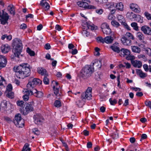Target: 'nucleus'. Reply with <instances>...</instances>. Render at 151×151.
<instances>
[{
	"label": "nucleus",
	"mask_w": 151,
	"mask_h": 151,
	"mask_svg": "<svg viewBox=\"0 0 151 151\" xmlns=\"http://www.w3.org/2000/svg\"><path fill=\"white\" fill-rule=\"evenodd\" d=\"M13 70L16 73L17 77L24 79L29 76L30 73L29 65L27 63H23L18 66H14Z\"/></svg>",
	"instance_id": "1"
},
{
	"label": "nucleus",
	"mask_w": 151,
	"mask_h": 151,
	"mask_svg": "<svg viewBox=\"0 0 151 151\" xmlns=\"http://www.w3.org/2000/svg\"><path fill=\"white\" fill-rule=\"evenodd\" d=\"M13 52L15 57L19 58L20 54L22 51L23 45L21 40L19 38H15L13 40L12 45Z\"/></svg>",
	"instance_id": "2"
},
{
	"label": "nucleus",
	"mask_w": 151,
	"mask_h": 151,
	"mask_svg": "<svg viewBox=\"0 0 151 151\" xmlns=\"http://www.w3.org/2000/svg\"><path fill=\"white\" fill-rule=\"evenodd\" d=\"M94 72V67L90 65H86L81 70V76L83 79H86L91 76Z\"/></svg>",
	"instance_id": "3"
},
{
	"label": "nucleus",
	"mask_w": 151,
	"mask_h": 151,
	"mask_svg": "<svg viewBox=\"0 0 151 151\" xmlns=\"http://www.w3.org/2000/svg\"><path fill=\"white\" fill-rule=\"evenodd\" d=\"M42 83V81L39 78H30L29 80L28 83L27 84V88H34L36 85H40Z\"/></svg>",
	"instance_id": "4"
},
{
	"label": "nucleus",
	"mask_w": 151,
	"mask_h": 151,
	"mask_svg": "<svg viewBox=\"0 0 151 151\" xmlns=\"http://www.w3.org/2000/svg\"><path fill=\"white\" fill-rule=\"evenodd\" d=\"M9 16L8 14L3 10L0 12V22L1 24L5 25L8 24V21L9 19Z\"/></svg>",
	"instance_id": "5"
},
{
	"label": "nucleus",
	"mask_w": 151,
	"mask_h": 151,
	"mask_svg": "<svg viewBox=\"0 0 151 151\" xmlns=\"http://www.w3.org/2000/svg\"><path fill=\"white\" fill-rule=\"evenodd\" d=\"M33 103V102L32 101L31 103H30V104H27L25 109H24L23 111H21V113L25 115L29 112L32 111L33 110V108L32 105Z\"/></svg>",
	"instance_id": "6"
},
{
	"label": "nucleus",
	"mask_w": 151,
	"mask_h": 151,
	"mask_svg": "<svg viewBox=\"0 0 151 151\" xmlns=\"http://www.w3.org/2000/svg\"><path fill=\"white\" fill-rule=\"evenodd\" d=\"M33 118L34 122L37 124H41L44 119L41 115L40 114L34 115Z\"/></svg>",
	"instance_id": "7"
},
{
	"label": "nucleus",
	"mask_w": 151,
	"mask_h": 151,
	"mask_svg": "<svg viewBox=\"0 0 151 151\" xmlns=\"http://www.w3.org/2000/svg\"><path fill=\"white\" fill-rule=\"evenodd\" d=\"M141 29L144 34L148 35H151V28L150 27L144 25L141 27Z\"/></svg>",
	"instance_id": "8"
},
{
	"label": "nucleus",
	"mask_w": 151,
	"mask_h": 151,
	"mask_svg": "<svg viewBox=\"0 0 151 151\" xmlns=\"http://www.w3.org/2000/svg\"><path fill=\"white\" fill-rule=\"evenodd\" d=\"M7 62L5 56L0 55V70L6 66Z\"/></svg>",
	"instance_id": "9"
},
{
	"label": "nucleus",
	"mask_w": 151,
	"mask_h": 151,
	"mask_svg": "<svg viewBox=\"0 0 151 151\" xmlns=\"http://www.w3.org/2000/svg\"><path fill=\"white\" fill-rule=\"evenodd\" d=\"M121 41L122 44L124 45L128 46L131 45V40L124 36L122 37Z\"/></svg>",
	"instance_id": "10"
},
{
	"label": "nucleus",
	"mask_w": 151,
	"mask_h": 151,
	"mask_svg": "<svg viewBox=\"0 0 151 151\" xmlns=\"http://www.w3.org/2000/svg\"><path fill=\"white\" fill-rule=\"evenodd\" d=\"M130 8L135 12L138 13L140 12V9L138 8V6L136 4H131L130 5Z\"/></svg>",
	"instance_id": "11"
},
{
	"label": "nucleus",
	"mask_w": 151,
	"mask_h": 151,
	"mask_svg": "<svg viewBox=\"0 0 151 151\" xmlns=\"http://www.w3.org/2000/svg\"><path fill=\"white\" fill-rule=\"evenodd\" d=\"M131 63L134 67L138 68H140L142 65V62L139 60H132Z\"/></svg>",
	"instance_id": "12"
},
{
	"label": "nucleus",
	"mask_w": 151,
	"mask_h": 151,
	"mask_svg": "<svg viewBox=\"0 0 151 151\" xmlns=\"http://www.w3.org/2000/svg\"><path fill=\"white\" fill-rule=\"evenodd\" d=\"M90 65L93 67H94V65H95L97 67L98 69H100L101 66V61L99 60L98 59H96L93 62L91 63Z\"/></svg>",
	"instance_id": "13"
},
{
	"label": "nucleus",
	"mask_w": 151,
	"mask_h": 151,
	"mask_svg": "<svg viewBox=\"0 0 151 151\" xmlns=\"http://www.w3.org/2000/svg\"><path fill=\"white\" fill-rule=\"evenodd\" d=\"M1 49L3 53H6L10 50V47L8 44H5L1 46Z\"/></svg>",
	"instance_id": "14"
},
{
	"label": "nucleus",
	"mask_w": 151,
	"mask_h": 151,
	"mask_svg": "<svg viewBox=\"0 0 151 151\" xmlns=\"http://www.w3.org/2000/svg\"><path fill=\"white\" fill-rule=\"evenodd\" d=\"M121 54H120L121 56H125V55H129L130 54V51L128 49L122 48L120 50Z\"/></svg>",
	"instance_id": "15"
},
{
	"label": "nucleus",
	"mask_w": 151,
	"mask_h": 151,
	"mask_svg": "<svg viewBox=\"0 0 151 151\" xmlns=\"http://www.w3.org/2000/svg\"><path fill=\"white\" fill-rule=\"evenodd\" d=\"M37 90L35 88H27L26 90L25 91V92H27V93L29 94H31V95H34L36 94L37 91Z\"/></svg>",
	"instance_id": "16"
},
{
	"label": "nucleus",
	"mask_w": 151,
	"mask_h": 151,
	"mask_svg": "<svg viewBox=\"0 0 151 151\" xmlns=\"http://www.w3.org/2000/svg\"><path fill=\"white\" fill-rule=\"evenodd\" d=\"M87 27L88 29L91 30H96L97 29V27L90 22H86Z\"/></svg>",
	"instance_id": "17"
},
{
	"label": "nucleus",
	"mask_w": 151,
	"mask_h": 151,
	"mask_svg": "<svg viewBox=\"0 0 151 151\" xmlns=\"http://www.w3.org/2000/svg\"><path fill=\"white\" fill-rule=\"evenodd\" d=\"M46 0H41L40 4V5L43 7L45 6V8H46L45 10H48L50 8V6L48 3L47 2H44V1H46Z\"/></svg>",
	"instance_id": "18"
},
{
	"label": "nucleus",
	"mask_w": 151,
	"mask_h": 151,
	"mask_svg": "<svg viewBox=\"0 0 151 151\" xmlns=\"http://www.w3.org/2000/svg\"><path fill=\"white\" fill-rule=\"evenodd\" d=\"M7 101L6 100H4L1 102L0 105V109L5 110L7 109Z\"/></svg>",
	"instance_id": "19"
},
{
	"label": "nucleus",
	"mask_w": 151,
	"mask_h": 151,
	"mask_svg": "<svg viewBox=\"0 0 151 151\" xmlns=\"http://www.w3.org/2000/svg\"><path fill=\"white\" fill-rule=\"evenodd\" d=\"M59 87L60 86H59L58 87H55V86H53L54 93L56 96V98L58 99H60V97L59 96H60V94H59Z\"/></svg>",
	"instance_id": "20"
},
{
	"label": "nucleus",
	"mask_w": 151,
	"mask_h": 151,
	"mask_svg": "<svg viewBox=\"0 0 151 151\" xmlns=\"http://www.w3.org/2000/svg\"><path fill=\"white\" fill-rule=\"evenodd\" d=\"M114 40L113 37L111 36H108L104 38V43L108 44H111Z\"/></svg>",
	"instance_id": "21"
},
{
	"label": "nucleus",
	"mask_w": 151,
	"mask_h": 151,
	"mask_svg": "<svg viewBox=\"0 0 151 151\" xmlns=\"http://www.w3.org/2000/svg\"><path fill=\"white\" fill-rule=\"evenodd\" d=\"M136 70L137 74L142 78H145L147 75L146 73H143L141 69H137Z\"/></svg>",
	"instance_id": "22"
},
{
	"label": "nucleus",
	"mask_w": 151,
	"mask_h": 151,
	"mask_svg": "<svg viewBox=\"0 0 151 151\" xmlns=\"http://www.w3.org/2000/svg\"><path fill=\"white\" fill-rule=\"evenodd\" d=\"M7 10L9 12L10 14H12L13 15L15 14L14 8L13 5H9L7 7Z\"/></svg>",
	"instance_id": "23"
},
{
	"label": "nucleus",
	"mask_w": 151,
	"mask_h": 151,
	"mask_svg": "<svg viewBox=\"0 0 151 151\" xmlns=\"http://www.w3.org/2000/svg\"><path fill=\"white\" fill-rule=\"evenodd\" d=\"M77 4L79 7H83L86 9L88 6V3L83 1H79L77 2Z\"/></svg>",
	"instance_id": "24"
},
{
	"label": "nucleus",
	"mask_w": 151,
	"mask_h": 151,
	"mask_svg": "<svg viewBox=\"0 0 151 151\" xmlns=\"http://www.w3.org/2000/svg\"><path fill=\"white\" fill-rule=\"evenodd\" d=\"M22 119L21 117V114H18L15 115L13 122L15 124L16 123H17L18 121Z\"/></svg>",
	"instance_id": "25"
},
{
	"label": "nucleus",
	"mask_w": 151,
	"mask_h": 151,
	"mask_svg": "<svg viewBox=\"0 0 151 151\" xmlns=\"http://www.w3.org/2000/svg\"><path fill=\"white\" fill-rule=\"evenodd\" d=\"M91 96L90 94H88L86 92H83L82 93L81 97L83 99H87L88 100H90L91 99Z\"/></svg>",
	"instance_id": "26"
},
{
	"label": "nucleus",
	"mask_w": 151,
	"mask_h": 151,
	"mask_svg": "<svg viewBox=\"0 0 151 151\" xmlns=\"http://www.w3.org/2000/svg\"><path fill=\"white\" fill-rule=\"evenodd\" d=\"M115 4V7L117 9L121 11L123 10L124 5L122 3L119 2Z\"/></svg>",
	"instance_id": "27"
},
{
	"label": "nucleus",
	"mask_w": 151,
	"mask_h": 151,
	"mask_svg": "<svg viewBox=\"0 0 151 151\" xmlns=\"http://www.w3.org/2000/svg\"><path fill=\"white\" fill-rule=\"evenodd\" d=\"M37 72L39 73L41 75H45V74H47L46 70L42 68H38Z\"/></svg>",
	"instance_id": "28"
},
{
	"label": "nucleus",
	"mask_w": 151,
	"mask_h": 151,
	"mask_svg": "<svg viewBox=\"0 0 151 151\" xmlns=\"http://www.w3.org/2000/svg\"><path fill=\"white\" fill-rule=\"evenodd\" d=\"M131 49L133 52L139 53L140 51V49L137 46H132Z\"/></svg>",
	"instance_id": "29"
},
{
	"label": "nucleus",
	"mask_w": 151,
	"mask_h": 151,
	"mask_svg": "<svg viewBox=\"0 0 151 151\" xmlns=\"http://www.w3.org/2000/svg\"><path fill=\"white\" fill-rule=\"evenodd\" d=\"M110 48L114 51L118 53L120 52V50L118 47L114 45L111 46Z\"/></svg>",
	"instance_id": "30"
},
{
	"label": "nucleus",
	"mask_w": 151,
	"mask_h": 151,
	"mask_svg": "<svg viewBox=\"0 0 151 151\" xmlns=\"http://www.w3.org/2000/svg\"><path fill=\"white\" fill-rule=\"evenodd\" d=\"M118 20L120 23H121L123 25H124V23H126L125 20L123 17V16L122 15H119L118 17Z\"/></svg>",
	"instance_id": "31"
},
{
	"label": "nucleus",
	"mask_w": 151,
	"mask_h": 151,
	"mask_svg": "<svg viewBox=\"0 0 151 151\" xmlns=\"http://www.w3.org/2000/svg\"><path fill=\"white\" fill-rule=\"evenodd\" d=\"M17 127H22L24 126V123L23 121V120L22 119L21 120H19L18 122L17 123L15 124Z\"/></svg>",
	"instance_id": "32"
},
{
	"label": "nucleus",
	"mask_w": 151,
	"mask_h": 151,
	"mask_svg": "<svg viewBox=\"0 0 151 151\" xmlns=\"http://www.w3.org/2000/svg\"><path fill=\"white\" fill-rule=\"evenodd\" d=\"M29 145L28 143H26L22 150V151H30L31 150L30 148L29 147Z\"/></svg>",
	"instance_id": "33"
},
{
	"label": "nucleus",
	"mask_w": 151,
	"mask_h": 151,
	"mask_svg": "<svg viewBox=\"0 0 151 151\" xmlns=\"http://www.w3.org/2000/svg\"><path fill=\"white\" fill-rule=\"evenodd\" d=\"M48 76V74L44 75V77L43 79V82L45 84H48L49 83V79L47 77Z\"/></svg>",
	"instance_id": "34"
},
{
	"label": "nucleus",
	"mask_w": 151,
	"mask_h": 151,
	"mask_svg": "<svg viewBox=\"0 0 151 151\" xmlns=\"http://www.w3.org/2000/svg\"><path fill=\"white\" fill-rule=\"evenodd\" d=\"M102 31L104 34H105L107 35H110L111 32V30L109 28H109L108 27L105 29H103Z\"/></svg>",
	"instance_id": "35"
},
{
	"label": "nucleus",
	"mask_w": 151,
	"mask_h": 151,
	"mask_svg": "<svg viewBox=\"0 0 151 151\" xmlns=\"http://www.w3.org/2000/svg\"><path fill=\"white\" fill-rule=\"evenodd\" d=\"M137 37L139 38V40H143L144 39L143 35L140 32H138L137 33Z\"/></svg>",
	"instance_id": "36"
},
{
	"label": "nucleus",
	"mask_w": 151,
	"mask_h": 151,
	"mask_svg": "<svg viewBox=\"0 0 151 151\" xmlns=\"http://www.w3.org/2000/svg\"><path fill=\"white\" fill-rule=\"evenodd\" d=\"M143 17L140 15H137V17L135 19V20L137 22L140 23H142L143 22Z\"/></svg>",
	"instance_id": "37"
},
{
	"label": "nucleus",
	"mask_w": 151,
	"mask_h": 151,
	"mask_svg": "<svg viewBox=\"0 0 151 151\" xmlns=\"http://www.w3.org/2000/svg\"><path fill=\"white\" fill-rule=\"evenodd\" d=\"M17 104L18 106H20L22 107H24L26 103H25L22 100L18 101L17 102Z\"/></svg>",
	"instance_id": "38"
},
{
	"label": "nucleus",
	"mask_w": 151,
	"mask_h": 151,
	"mask_svg": "<svg viewBox=\"0 0 151 151\" xmlns=\"http://www.w3.org/2000/svg\"><path fill=\"white\" fill-rule=\"evenodd\" d=\"M43 93L40 91H37L36 94H34V96L37 98H41L43 96Z\"/></svg>",
	"instance_id": "39"
},
{
	"label": "nucleus",
	"mask_w": 151,
	"mask_h": 151,
	"mask_svg": "<svg viewBox=\"0 0 151 151\" xmlns=\"http://www.w3.org/2000/svg\"><path fill=\"white\" fill-rule=\"evenodd\" d=\"M131 25L134 30L136 31L138 30V27L136 23L135 22H132L131 24Z\"/></svg>",
	"instance_id": "40"
},
{
	"label": "nucleus",
	"mask_w": 151,
	"mask_h": 151,
	"mask_svg": "<svg viewBox=\"0 0 151 151\" xmlns=\"http://www.w3.org/2000/svg\"><path fill=\"white\" fill-rule=\"evenodd\" d=\"M6 96L7 97L10 99H12L14 98V93L13 92H12V91L7 92L6 93Z\"/></svg>",
	"instance_id": "41"
},
{
	"label": "nucleus",
	"mask_w": 151,
	"mask_h": 151,
	"mask_svg": "<svg viewBox=\"0 0 151 151\" xmlns=\"http://www.w3.org/2000/svg\"><path fill=\"white\" fill-rule=\"evenodd\" d=\"M111 24L113 26L118 27L120 26L119 23L115 20H112L111 21Z\"/></svg>",
	"instance_id": "42"
},
{
	"label": "nucleus",
	"mask_w": 151,
	"mask_h": 151,
	"mask_svg": "<svg viewBox=\"0 0 151 151\" xmlns=\"http://www.w3.org/2000/svg\"><path fill=\"white\" fill-rule=\"evenodd\" d=\"M27 52L31 56H34L35 55V52L31 50L29 47L27 48Z\"/></svg>",
	"instance_id": "43"
},
{
	"label": "nucleus",
	"mask_w": 151,
	"mask_h": 151,
	"mask_svg": "<svg viewBox=\"0 0 151 151\" xmlns=\"http://www.w3.org/2000/svg\"><path fill=\"white\" fill-rule=\"evenodd\" d=\"M96 39L98 42H101L102 43H104V38H103L102 37L99 36L97 37Z\"/></svg>",
	"instance_id": "44"
},
{
	"label": "nucleus",
	"mask_w": 151,
	"mask_h": 151,
	"mask_svg": "<svg viewBox=\"0 0 151 151\" xmlns=\"http://www.w3.org/2000/svg\"><path fill=\"white\" fill-rule=\"evenodd\" d=\"M111 136L113 139H116L119 137L118 134L116 130V132L111 134Z\"/></svg>",
	"instance_id": "45"
},
{
	"label": "nucleus",
	"mask_w": 151,
	"mask_h": 151,
	"mask_svg": "<svg viewBox=\"0 0 151 151\" xmlns=\"http://www.w3.org/2000/svg\"><path fill=\"white\" fill-rule=\"evenodd\" d=\"M125 36L126 37H127L129 38V39H132V40H134V38L133 37L132 35L130 32H127Z\"/></svg>",
	"instance_id": "46"
},
{
	"label": "nucleus",
	"mask_w": 151,
	"mask_h": 151,
	"mask_svg": "<svg viewBox=\"0 0 151 151\" xmlns=\"http://www.w3.org/2000/svg\"><path fill=\"white\" fill-rule=\"evenodd\" d=\"M55 106L57 107H59L61 106V104L60 101L58 100H56L54 102Z\"/></svg>",
	"instance_id": "47"
},
{
	"label": "nucleus",
	"mask_w": 151,
	"mask_h": 151,
	"mask_svg": "<svg viewBox=\"0 0 151 151\" xmlns=\"http://www.w3.org/2000/svg\"><path fill=\"white\" fill-rule=\"evenodd\" d=\"M109 26L108 24H107L106 23H103L101 26V28L102 29V31L103 29H105L107 28H109Z\"/></svg>",
	"instance_id": "48"
},
{
	"label": "nucleus",
	"mask_w": 151,
	"mask_h": 151,
	"mask_svg": "<svg viewBox=\"0 0 151 151\" xmlns=\"http://www.w3.org/2000/svg\"><path fill=\"white\" fill-rule=\"evenodd\" d=\"M6 93L7 92L11 91L12 90V87L11 84H9L7 86L6 88Z\"/></svg>",
	"instance_id": "49"
},
{
	"label": "nucleus",
	"mask_w": 151,
	"mask_h": 151,
	"mask_svg": "<svg viewBox=\"0 0 151 151\" xmlns=\"http://www.w3.org/2000/svg\"><path fill=\"white\" fill-rule=\"evenodd\" d=\"M32 132L35 134L38 135L40 134V132L38 129L37 128H34L32 130Z\"/></svg>",
	"instance_id": "50"
},
{
	"label": "nucleus",
	"mask_w": 151,
	"mask_h": 151,
	"mask_svg": "<svg viewBox=\"0 0 151 151\" xmlns=\"http://www.w3.org/2000/svg\"><path fill=\"white\" fill-rule=\"evenodd\" d=\"M135 58V57L132 55H130V54L129 55H127L126 57V59L127 60H130L131 61L133 60Z\"/></svg>",
	"instance_id": "51"
},
{
	"label": "nucleus",
	"mask_w": 151,
	"mask_h": 151,
	"mask_svg": "<svg viewBox=\"0 0 151 151\" xmlns=\"http://www.w3.org/2000/svg\"><path fill=\"white\" fill-rule=\"evenodd\" d=\"M109 101L111 105H114L117 103V101L116 99H114L112 100L111 98L109 99Z\"/></svg>",
	"instance_id": "52"
},
{
	"label": "nucleus",
	"mask_w": 151,
	"mask_h": 151,
	"mask_svg": "<svg viewBox=\"0 0 151 151\" xmlns=\"http://www.w3.org/2000/svg\"><path fill=\"white\" fill-rule=\"evenodd\" d=\"M26 92V94L24 95L23 96V100L25 101H27L29 99V94L28 93H27V92Z\"/></svg>",
	"instance_id": "53"
},
{
	"label": "nucleus",
	"mask_w": 151,
	"mask_h": 151,
	"mask_svg": "<svg viewBox=\"0 0 151 151\" xmlns=\"http://www.w3.org/2000/svg\"><path fill=\"white\" fill-rule=\"evenodd\" d=\"M144 14L148 20H151V15L150 14L146 12H145Z\"/></svg>",
	"instance_id": "54"
},
{
	"label": "nucleus",
	"mask_w": 151,
	"mask_h": 151,
	"mask_svg": "<svg viewBox=\"0 0 151 151\" xmlns=\"http://www.w3.org/2000/svg\"><path fill=\"white\" fill-rule=\"evenodd\" d=\"M96 12L99 14H101L103 12V9H96L95 10Z\"/></svg>",
	"instance_id": "55"
},
{
	"label": "nucleus",
	"mask_w": 151,
	"mask_h": 151,
	"mask_svg": "<svg viewBox=\"0 0 151 151\" xmlns=\"http://www.w3.org/2000/svg\"><path fill=\"white\" fill-rule=\"evenodd\" d=\"M27 27V25L25 24H21L20 26V28L21 29H24Z\"/></svg>",
	"instance_id": "56"
},
{
	"label": "nucleus",
	"mask_w": 151,
	"mask_h": 151,
	"mask_svg": "<svg viewBox=\"0 0 151 151\" xmlns=\"http://www.w3.org/2000/svg\"><path fill=\"white\" fill-rule=\"evenodd\" d=\"M92 91V88L91 87H88L87 89L86 90V92L87 93L89 94H91V92Z\"/></svg>",
	"instance_id": "57"
},
{
	"label": "nucleus",
	"mask_w": 151,
	"mask_h": 151,
	"mask_svg": "<svg viewBox=\"0 0 151 151\" xmlns=\"http://www.w3.org/2000/svg\"><path fill=\"white\" fill-rule=\"evenodd\" d=\"M143 66L144 69L145 71L147 72L148 71V66L147 64H145L143 65Z\"/></svg>",
	"instance_id": "58"
},
{
	"label": "nucleus",
	"mask_w": 151,
	"mask_h": 151,
	"mask_svg": "<svg viewBox=\"0 0 151 151\" xmlns=\"http://www.w3.org/2000/svg\"><path fill=\"white\" fill-rule=\"evenodd\" d=\"M147 55L150 56L151 55V49L150 48H148L145 50Z\"/></svg>",
	"instance_id": "59"
},
{
	"label": "nucleus",
	"mask_w": 151,
	"mask_h": 151,
	"mask_svg": "<svg viewBox=\"0 0 151 151\" xmlns=\"http://www.w3.org/2000/svg\"><path fill=\"white\" fill-rule=\"evenodd\" d=\"M51 48L50 45L49 43H47L45 45V48L46 50H49Z\"/></svg>",
	"instance_id": "60"
},
{
	"label": "nucleus",
	"mask_w": 151,
	"mask_h": 151,
	"mask_svg": "<svg viewBox=\"0 0 151 151\" xmlns=\"http://www.w3.org/2000/svg\"><path fill=\"white\" fill-rule=\"evenodd\" d=\"M92 143L91 142H88L87 144V147L88 148H90L92 147Z\"/></svg>",
	"instance_id": "61"
},
{
	"label": "nucleus",
	"mask_w": 151,
	"mask_h": 151,
	"mask_svg": "<svg viewBox=\"0 0 151 151\" xmlns=\"http://www.w3.org/2000/svg\"><path fill=\"white\" fill-rule=\"evenodd\" d=\"M5 80L1 76H0V86L2 85V82L3 81H5Z\"/></svg>",
	"instance_id": "62"
},
{
	"label": "nucleus",
	"mask_w": 151,
	"mask_h": 151,
	"mask_svg": "<svg viewBox=\"0 0 151 151\" xmlns=\"http://www.w3.org/2000/svg\"><path fill=\"white\" fill-rule=\"evenodd\" d=\"M145 105L147 106H148L149 107L151 106V102L150 101H146L145 102Z\"/></svg>",
	"instance_id": "63"
},
{
	"label": "nucleus",
	"mask_w": 151,
	"mask_h": 151,
	"mask_svg": "<svg viewBox=\"0 0 151 151\" xmlns=\"http://www.w3.org/2000/svg\"><path fill=\"white\" fill-rule=\"evenodd\" d=\"M83 134L86 136H88L89 135V131H87L86 130H84L83 131Z\"/></svg>",
	"instance_id": "64"
}]
</instances>
